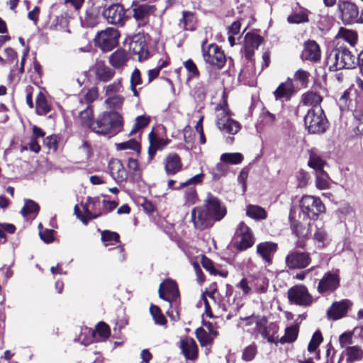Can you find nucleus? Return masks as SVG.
I'll return each mask as SVG.
<instances>
[{"mask_svg":"<svg viewBox=\"0 0 363 363\" xmlns=\"http://www.w3.org/2000/svg\"><path fill=\"white\" fill-rule=\"evenodd\" d=\"M326 65L330 71H336L342 69H352L356 67V57L345 45H337L328 50Z\"/></svg>","mask_w":363,"mask_h":363,"instance_id":"nucleus-1","label":"nucleus"},{"mask_svg":"<svg viewBox=\"0 0 363 363\" xmlns=\"http://www.w3.org/2000/svg\"><path fill=\"white\" fill-rule=\"evenodd\" d=\"M123 128V118L116 111L104 112L95 121L92 131L101 135H116Z\"/></svg>","mask_w":363,"mask_h":363,"instance_id":"nucleus-2","label":"nucleus"},{"mask_svg":"<svg viewBox=\"0 0 363 363\" xmlns=\"http://www.w3.org/2000/svg\"><path fill=\"white\" fill-rule=\"evenodd\" d=\"M216 123L218 129L229 134H235L240 128V123L230 118V112L228 107L227 101L223 94V100L216 105Z\"/></svg>","mask_w":363,"mask_h":363,"instance_id":"nucleus-3","label":"nucleus"},{"mask_svg":"<svg viewBox=\"0 0 363 363\" xmlns=\"http://www.w3.org/2000/svg\"><path fill=\"white\" fill-rule=\"evenodd\" d=\"M304 125L310 134H320L326 131L328 121L321 107L311 108L304 117Z\"/></svg>","mask_w":363,"mask_h":363,"instance_id":"nucleus-4","label":"nucleus"},{"mask_svg":"<svg viewBox=\"0 0 363 363\" xmlns=\"http://www.w3.org/2000/svg\"><path fill=\"white\" fill-rule=\"evenodd\" d=\"M110 328L104 322L99 323L95 330L85 328L82 330L81 334L78 338L74 339V342H79L85 346L94 342H101L106 340L110 335Z\"/></svg>","mask_w":363,"mask_h":363,"instance_id":"nucleus-5","label":"nucleus"},{"mask_svg":"<svg viewBox=\"0 0 363 363\" xmlns=\"http://www.w3.org/2000/svg\"><path fill=\"white\" fill-rule=\"evenodd\" d=\"M254 243L255 238L251 229L243 221L240 222L232 240L233 247L238 251H243Z\"/></svg>","mask_w":363,"mask_h":363,"instance_id":"nucleus-6","label":"nucleus"},{"mask_svg":"<svg viewBox=\"0 0 363 363\" xmlns=\"http://www.w3.org/2000/svg\"><path fill=\"white\" fill-rule=\"evenodd\" d=\"M301 212L304 218L316 220L319 214L325 211V206L319 198L313 196H304L299 204Z\"/></svg>","mask_w":363,"mask_h":363,"instance_id":"nucleus-7","label":"nucleus"},{"mask_svg":"<svg viewBox=\"0 0 363 363\" xmlns=\"http://www.w3.org/2000/svg\"><path fill=\"white\" fill-rule=\"evenodd\" d=\"M118 38V31L110 28L98 32L94 38V43L104 51H110L117 45Z\"/></svg>","mask_w":363,"mask_h":363,"instance_id":"nucleus-8","label":"nucleus"},{"mask_svg":"<svg viewBox=\"0 0 363 363\" xmlns=\"http://www.w3.org/2000/svg\"><path fill=\"white\" fill-rule=\"evenodd\" d=\"M203 207L214 221L222 220L226 215L227 210L221 201L211 193H208L203 201Z\"/></svg>","mask_w":363,"mask_h":363,"instance_id":"nucleus-9","label":"nucleus"},{"mask_svg":"<svg viewBox=\"0 0 363 363\" xmlns=\"http://www.w3.org/2000/svg\"><path fill=\"white\" fill-rule=\"evenodd\" d=\"M204 41L202 45L203 57L204 61L218 69H221L225 64L226 58L223 51L218 45L213 43L208 45V51L204 48Z\"/></svg>","mask_w":363,"mask_h":363,"instance_id":"nucleus-10","label":"nucleus"},{"mask_svg":"<svg viewBox=\"0 0 363 363\" xmlns=\"http://www.w3.org/2000/svg\"><path fill=\"white\" fill-rule=\"evenodd\" d=\"M84 17H80L81 24L84 28H93L100 21L103 4L99 0H90Z\"/></svg>","mask_w":363,"mask_h":363,"instance_id":"nucleus-11","label":"nucleus"},{"mask_svg":"<svg viewBox=\"0 0 363 363\" xmlns=\"http://www.w3.org/2000/svg\"><path fill=\"white\" fill-rule=\"evenodd\" d=\"M158 294L160 298L169 302L170 307L177 306V303H179V291L176 281L167 279L161 283Z\"/></svg>","mask_w":363,"mask_h":363,"instance_id":"nucleus-12","label":"nucleus"},{"mask_svg":"<svg viewBox=\"0 0 363 363\" xmlns=\"http://www.w3.org/2000/svg\"><path fill=\"white\" fill-rule=\"evenodd\" d=\"M102 16L111 24L123 26L125 19L128 18L126 11L120 4H112L107 8L104 9Z\"/></svg>","mask_w":363,"mask_h":363,"instance_id":"nucleus-13","label":"nucleus"},{"mask_svg":"<svg viewBox=\"0 0 363 363\" xmlns=\"http://www.w3.org/2000/svg\"><path fill=\"white\" fill-rule=\"evenodd\" d=\"M311 262L310 254L306 252L291 250L285 258V263L290 269H301L307 267Z\"/></svg>","mask_w":363,"mask_h":363,"instance_id":"nucleus-14","label":"nucleus"},{"mask_svg":"<svg viewBox=\"0 0 363 363\" xmlns=\"http://www.w3.org/2000/svg\"><path fill=\"white\" fill-rule=\"evenodd\" d=\"M289 218L292 233L298 238L296 242V246L303 249L306 246L305 240L310 233V223H308V226H306V224H303L295 218L294 213L292 211L290 212Z\"/></svg>","mask_w":363,"mask_h":363,"instance_id":"nucleus-15","label":"nucleus"},{"mask_svg":"<svg viewBox=\"0 0 363 363\" xmlns=\"http://www.w3.org/2000/svg\"><path fill=\"white\" fill-rule=\"evenodd\" d=\"M287 294L289 301L296 305L308 306L313 302L312 296L308 289L303 285H298L290 288Z\"/></svg>","mask_w":363,"mask_h":363,"instance_id":"nucleus-16","label":"nucleus"},{"mask_svg":"<svg viewBox=\"0 0 363 363\" xmlns=\"http://www.w3.org/2000/svg\"><path fill=\"white\" fill-rule=\"evenodd\" d=\"M340 282L338 269L328 272L320 279L317 290L320 294L333 292L340 286Z\"/></svg>","mask_w":363,"mask_h":363,"instance_id":"nucleus-17","label":"nucleus"},{"mask_svg":"<svg viewBox=\"0 0 363 363\" xmlns=\"http://www.w3.org/2000/svg\"><path fill=\"white\" fill-rule=\"evenodd\" d=\"M191 221L198 230H204L211 227L214 220L203 206H196L191 210Z\"/></svg>","mask_w":363,"mask_h":363,"instance_id":"nucleus-18","label":"nucleus"},{"mask_svg":"<svg viewBox=\"0 0 363 363\" xmlns=\"http://www.w3.org/2000/svg\"><path fill=\"white\" fill-rule=\"evenodd\" d=\"M278 330L279 327L276 323H270L267 324L265 318L256 321L255 332L261 335L269 343H277Z\"/></svg>","mask_w":363,"mask_h":363,"instance_id":"nucleus-19","label":"nucleus"},{"mask_svg":"<svg viewBox=\"0 0 363 363\" xmlns=\"http://www.w3.org/2000/svg\"><path fill=\"white\" fill-rule=\"evenodd\" d=\"M155 11L153 6L147 4H133L128 10L138 23V26H144L149 22V18Z\"/></svg>","mask_w":363,"mask_h":363,"instance_id":"nucleus-20","label":"nucleus"},{"mask_svg":"<svg viewBox=\"0 0 363 363\" xmlns=\"http://www.w3.org/2000/svg\"><path fill=\"white\" fill-rule=\"evenodd\" d=\"M72 116L77 118L82 127L88 128L92 130V127L95 123L93 106H89V105L81 106L78 104L77 108L72 111Z\"/></svg>","mask_w":363,"mask_h":363,"instance_id":"nucleus-21","label":"nucleus"},{"mask_svg":"<svg viewBox=\"0 0 363 363\" xmlns=\"http://www.w3.org/2000/svg\"><path fill=\"white\" fill-rule=\"evenodd\" d=\"M294 94L293 80L289 77L284 82H281L273 91L275 100L281 103L289 101Z\"/></svg>","mask_w":363,"mask_h":363,"instance_id":"nucleus-22","label":"nucleus"},{"mask_svg":"<svg viewBox=\"0 0 363 363\" xmlns=\"http://www.w3.org/2000/svg\"><path fill=\"white\" fill-rule=\"evenodd\" d=\"M338 9L341 13L342 20L345 23H350L358 16L357 6L350 1L339 0Z\"/></svg>","mask_w":363,"mask_h":363,"instance_id":"nucleus-23","label":"nucleus"},{"mask_svg":"<svg viewBox=\"0 0 363 363\" xmlns=\"http://www.w3.org/2000/svg\"><path fill=\"white\" fill-rule=\"evenodd\" d=\"M352 304V302L348 299H343L333 303L327 311L328 319L336 320L342 318L345 315Z\"/></svg>","mask_w":363,"mask_h":363,"instance_id":"nucleus-24","label":"nucleus"},{"mask_svg":"<svg viewBox=\"0 0 363 363\" xmlns=\"http://www.w3.org/2000/svg\"><path fill=\"white\" fill-rule=\"evenodd\" d=\"M320 56V46L315 40H308L304 43V50L301 55L303 60L318 62Z\"/></svg>","mask_w":363,"mask_h":363,"instance_id":"nucleus-25","label":"nucleus"},{"mask_svg":"<svg viewBox=\"0 0 363 363\" xmlns=\"http://www.w3.org/2000/svg\"><path fill=\"white\" fill-rule=\"evenodd\" d=\"M278 250V245L273 242H263L257 245V253L268 264L272 263V258Z\"/></svg>","mask_w":363,"mask_h":363,"instance_id":"nucleus-26","label":"nucleus"},{"mask_svg":"<svg viewBox=\"0 0 363 363\" xmlns=\"http://www.w3.org/2000/svg\"><path fill=\"white\" fill-rule=\"evenodd\" d=\"M108 167L111 177L117 183L129 181L128 173L121 160L118 159L111 160Z\"/></svg>","mask_w":363,"mask_h":363,"instance_id":"nucleus-27","label":"nucleus"},{"mask_svg":"<svg viewBox=\"0 0 363 363\" xmlns=\"http://www.w3.org/2000/svg\"><path fill=\"white\" fill-rule=\"evenodd\" d=\"M84 213L89 220L95 219L103 214L100 203V198L88 196L86 202L83 206Z\"/></svg>","mask_w":363,"mask_h":363,"instance_id":"nucleus-28","label":"nucleus"},{"mask_svg":"<svg viewBox=\"0 0 363 363\" xmlns=\"http://www.w3.org/2000/svg\"><path fill=\"white\" fill-rule=\"evenodd\" d=\"M94 70L96 80L98 82H108L111 81L115 75L114 69L106 66L102 62H96Z\"/></svg>","mask_w":363,"mask_h":363,"instance_id":"nucleus-29","label":"nucleus"},{"mask_svg":"<svg viewBox=\"0 0 363 363\" xmlns=\"http://www.w3.org/2000/svg\"><path fill=\"white\" fill-rule=\"evenodd\" d=\"M182 167L180 157L176 153H169L164 160V169L168 176L179 172Z\"/></svg>","mask_w":363,"mask_h":363,"instance_id":"nucleus-30","label":"nucleus"},{"mask_svg":"<svg viewBox=\"0 0 363 363\" xmlns=\"http://www.w3.org/2000/svg\"><path fill=\"white\" fill-rule=\"evenodd\" d=\"M180 348L186 359L194 360L198 356V347L196 341L192 338L180 340Z\"/></svg>","mask_w":363,"mask_h":363,"instance_id":"nucleus-31","label":"nucleus"},{"mask_svg":"<svg viewBox=\"0 0 363 363\" xmlns=\"http://www.w3.org/2000/svg\"><path fill=\"white\" fill-rule=\"evenodd\" d=\"M150 147L148 149V162L154 157L157 150H162L168 144V141L162 138L157 137L153 131L149 134Z\"/></svg>","mask_w":363,"mask_h":363,"instance_id":"nucleus-32","label":"nucleus"},{"mask_svg":"<svg viewBox=\"0 0 363 363\" xmlns=\"http://www.w3.org/2000/svg\"><path fill=\"white\" fill-rule=\"evenodd\" d=\"M130 49L135 55H138L140 60H145L148 57L147 44L143 39L133 40L130 44Z\"/></svg>","mask_w":363,"mask_h":363,"instance_id":"nucleus-33","label":"nucleus"},{"mask_svg":"<svg viewBox=\"0 0 363 363\" xmlns=\"http://www.w3.org/2000/svg\"><path fill=\"white\" fill-rule=\"evenodd\" d=\"M128 60L125 50L119 49L112 53L109 57L110 64L115 68H121L125 65Z\"/></svg>","mask_w":363,"mask_h":363,"instance_id":"nucleus-34","label":"nucleus"},{"mask_svg":"<svg viewBox=\"0 0 363 363\" xmlns=\"http://www.w3.org/2000/svg\"><path fill=\"white\" fill-rule=\"evenodd\" d=\"M127 165L130 171L128 174L129 181L133 183L140 182L142 179V174L137 160L129 158Z\"/></svg>","mask_w":363,"mask_h":363,"instance_id":"nucleus-35","label":"nucleus"},{"mask_svg":"<svg viewBox=\"0 0 363 363\" xmlns=\"http://www.w3.org/2000/svg\"><path fill=\"white\" fill-rule=\"evenodd\" d=\"M326 162L314 150H311L309 151V159L308 165L313 169L316 172L323 170V167L325 165Z\"/></svg>","mask_w":363,"mask_h":363,"instance_id":"nucleus-36","label":"nucleus"},{"mask_svg":"<svg viewBox=\"0 0 363 363\" xmlns=\"http://www.w3.org/2000/svg\"><path fill=\"white\" fill-rule=\"evenodd\" d=\"M179 25L184 30H194L196 29L194 13L191 11H184L182 12V18L179 21Z\"/></svg>","mask_w":363,"mask_h":363,"instance_id":"nucleus-37","label":"nucleus"},{"mask_svg":"<svg viewBox=\"0 0 363 363\" xmlns=\"http://www.w3.org/2000/svg\"><path fill=\"white\" fill-rule=\"evenodd\" d=\"M348 97H352L350 103V111L353 112V114L362 111L363 109V94L359 93L356 89L353 88V91Z\"/></svg>","mask_w":363,"mask_h":363,"instance_id":"nucleus-38","label":"nucleus"},{"mask_svg":"<svg viewBox=\"0 0 363 363\" xmlns=\"http://www.w3.org/2000/svg\"><path fill=\"white\" fill-rule=\"evenodd\" d=\"M322 100V97L313 91H308L302 96V103L306 106H311V108L321 107Z\"/></svg>","mask_w":363,"mask_h":363,"instance_id":"nucleus-39","label":"nucleus"},{"mask_svg":"<svg viewBox=\"0 0 363 363\" xmlns=\"http://www.w3.org/2000/svg\"><path fill=\"white\" fill-rule=\"evenodd\" d=\"M336 38H342L350 45L354 46L357 41V34L355 31L341 27L339 29Z\"/></svg>","mask_w":363,"mask_h":363,"instance_id":"nucleus-40","label":"nucleus"},{"mask_svg":"<svg viewBox=\"0 0 363 363\" xmlns=\"http://www.w3.org/2000/svg\"><path fill=\"white\" fill-rule=\"evenodd\" d=\"M40 211V206L35 201L26 199H24V206L21 211V215L26 218L30 214H33L35 217Z\"/></svg>","mask_w":363,"mask_h":363,"instance_id":"nucleus-41","label":"nucleus"},{"mask_svg":"<svg viewBox=\"0 0 363 363\" xmlns=\"http://www.w3.org/2000/svg\"><path fill=\"white\" fill-rule=\"evenodd\" d=\"M246 214L247 216L255 220H262L267 218V212L265 210L256 205H248L247 206Z\"/></svg>","mask_w":363,"mask_h":363,"instance_id":"nucleus-42","label":"nucleus"},{"mask_svg":"<svg viewBox=\"0 0 363 363\" xmlns=\"http://www.w3.org/2000/svg\"><path fill=\"white\" fill-rule=\"evenodd\" d=\"M35 104L37 114L44 116L50 112V107L48 104L45 96L42 92H39L38 94Z\"/></svg>","mask_w":363,"mask_h":363,"instance_id":"nucleus-43","label":"nucleus"},{"mask_svg":"<svg viewBox=\"0 0 363 363\" xmlns=\"http://www.w3.org/2000/svg\"><path fill=\"white\" fill-rule=\"evenodd\" d=\"M347 363H353L354 362L361 360L363 357V351L358 346L347 347L346 348Z\"/></svg>","mask_w":363,"mask_h":363,"instance_id":"nucleus-44","label":"nucleus"},{"mask_svg":"<svg viewBox=\"0 0 363 363\" xmlns=\"http://www.w3.org/2000/svg\"><path fill=\"white\" fill-rule=\"evenodd\" d=\"M262 41L263 38L258 34L247 33L245 36V47L257 50Z\"/></svg>","mask_w":363,"mask_h":363,"instance_id":"nucleus-45","label":"nucleus"},{"mask_svg":"<svg viewBox=\"0 0 363 363\" xmlns=\"http://www.w3.org/2000/svg\"><path fill=\"white\" fill-rule=\"evenodd\" d=\"M353 91V88L346 89L337 101V105L342 112L350 111V103L352 97H348Z\"/></svg>","mask_w":363,"mask_h":363,"instance_id":"nucleus-46","label":"nucleus"},{"mask_svg":"<svg viewBox=\"0 0 363 363\" xmlns=\"http://www.w3.org/2000/svg\"><path fill=\"white\" fill-rule=\"evenodd\" d=\"M196 336L199 343L203 347L211 345L215 337L208 334L203 328H199L196 330Z\"/></svg>","mask_w":363,"mask_h":363,"instance_id":"nucleus-47","label":"nucleus"},{"mask_svg":"<svg viewBox=\"0 0 363 363\" xmlns=\"http://www.w3.org/2000/svg\"><path fill=\"white\" fill-rule=\"evenodd\" d=\"M287 21L296 24L308 22V11L302 9L300 11L291 14L288 16Z\"/></svg>","mask_w":363,"mask_h":363,"instance_id":"nucleus-48","label":"nucleus"},{"mask_svg":"<svg viewBox=\"0 0 363 363\" xmlns=\"http://www.w3.org/2000/svg\"><path fill=\"white\" fill-rule=\"evenodd\" d=\"M98 96V89L96 87H93L88 90V91L84 95V97L83 99H79L78 104L81 106H84L86 105H89V106H92V102L97 99Z\"/></svg>","mask_w":363,"mask_h":363,"instance_id":"nucleus-49","label":"nucleus"},{"mask_svg":"<svg viewBox=\"0 0 363 363\" xmlns=\"http://www.w3.org/2000/svg\"><path fill=\"white\" fill-rule=\"evenodd\" d=\"M298 328L296 326L288 327L285 330V335L281 337L279 342L281 344L294 342L298 337Z\"/></svg>","mask_w":363,"mask_h":363,"instance_id":"nucleus-50","label":"nucleus"},{"mask_svg":"<svg viewBox=\"0 0 363 363\" xmlns=\"http://www.w3.org/2000/svg\"><path fill=\"white\" fill-rule=\"evenodd\" d=\"M184 67L189 72V75L186 79V82H189L194 78H199L200 76L199 70L197 68L196 65L191 59H189L183 62Z\"/></svg>","mask_w":363,"mask_h":363,"instance_id":"nucleus-51","label":"nucleus"},{"mask_svg":"<svg viewBox=\"0 0 363 363\" xmlns=\"http://www.w3.org/2000/svg\"><path fill=\"white\" fill-rule=\"evenodd\" d=\"M150 312L155 320V324L160 325H166L167 319L164 317V315L162 313V311L158 306L154 304H151L150 308Z\"/></svg>","mask_w":363,"mask_h":363,"instance_id":"nucleus-52","label":"nucleus"},{"mask_svg":"<svg viewBox=\"0 0 363 363\" xmlns=\"http://www.w3.org/2000/svg\"><path fill=\"white\" fill-rule=\"evenodd\" d=\"M220 160L223 162L238 164L242 162L243 160V156L241 153H223L220 156Z\"/></svg>","mask_w":363,"mask_h":363,"instance_id":"nucleus-53","label":"nucleus"},{"mask_svg":"<svg viewBox=\"0 0 363 363\" xmlns=\"http://www.w3.org/2000/svg\"><path fill=\"white\" fill-rule=\"evenodd\" d=\"M119 239L120 236L116 232L104 230L101 233V240L106 243V245H108L109 242L111 245L119 243Z\"/></svg>","mask_w":363,"mask_h":363,"instance_id":"nucleus-54","label":"nucleus"},{"mask_svg":"<svg viewBox=\"0 0 363 363\" xmlns=\"http://www.w3.org/2000/svg\"><path fill=\"white\" fill-rule=\"evenodd\" d=\"M315 184L316 186L319 189H325L328 188L329 177L324 170L320 171V172H316Z\"/></svg>","mask_w":363,"mask_h":363,"instance_id":"nucleus-55","label":"nucleus"},{"mask_svg":"<svg viewBox=\"0 0 363 363\" xmlns=\"http://www.w3.org/2000/svg\"><path fill=\"white\" fill-rule=\"evenodd\" d=\"M124 101V97L121 95L115 94L113 96H109L105 100L106 104L110 108L118 109L120 108Z\"/></svg>","mask_w":363,"mask_h":363,"instance_id":"nucleus-56","label":"nucleus"},{"mask_svg":"<svg viewBox=\"0 0 363 363\" xmlns=\"http://www.w3.org/2000/svg\"><path fill=\"white\" fill-rule=\"evenodd\" d=\"M185 205L191 206L195 204L199 197L194 187H190L187 189L184 192Z\"/></svg>","mask_w":363,"mask_h":363,"instance_id":"nucleus-57","label":"nucleus"},{"mask_svg":"<svg viewBox=\"0 0 363 363\" xmlns=\"http://www.w3.org/2000/svg\"><path fill=\"white\" fill-rule=\"evenodd\" d=\"M257 353V348L255 344H252L246 347L242 354V359L245 362L252 361Z\"/></svg>","mask_w":363,"mask_h":363,"instance_id":"nucleus-58","label":"nucleus"},{"mask_svg":"<svg viewBox=\"0 0 363 363\" xmlns=\"http://www.w3.org/2000/svg\"><path fill=\"white\" fill-rule=\"evenodd\" d=\"M106 95H111L113 94H117L123 91V86L121 84V79H118L114 81L112 84H110L104 86Z\"/></svg>","mask_w":363,"mask_h":363,"instance_id":"nucleus-59","label":"nucleus"},{"mask_svg":"<svg viewBox=\"0 0 363 363\" xmlns=\"http://www.w3.org/2000/svg\"><path fill=\"white\" fill-rule=\"evenodd\" d=\"M323 341V336L319 330L315 331L308 345V350L310 352H314Z\"/></svg>","mask_w":363,"mask_h":363,"instance_id":"nucleus-60","label":"nucleus"},{"mask_svg":"<svg viewBox=\"0 0 363 363\" xmlns=\"http://www.w3.org/2000/svg\"><path fill=\"white\" fill-rule=\"evenodd\" d=\"M150 121V118L148 117H146L145 116H138L135 118L134 127L131 130L130 135H133L140 128L147 126L149 124Z\"/></svg>","mask_w":363,"mask_h":363,"instance_id":"nucleus-61","label":"nucleus"},{"mask_svg":"<svg viewBox=\"0 0 363 363\" xmlns=\"http://www.w3.org/2000/svg\"><path fill=\"white\" fill-rule=\"evenodd\" d=\"M308 72L300 69L295 72L294 78L298 81L302 86L306 87L308 83Z\"/></svg>","mask_w":363,"mask_h":363,"instance_id":"nucleus-62","label":"nucleus"},{"mask_svg":"<svg viewBox=\"0 0 363 363\" xmlns=\"http://www.w3.org/2000/svg\"><path fill=\"white\" fill-rule=\"evenodd\" d=\"M117 149L121 150L130 149L135 151H139L140 144L135 140L132 139L127 142L117 144Z\"/></svg>","mask_w":363,"mask_h":363,"instance_id":"nucleus-63","label":"nucleus"},{"mask_svg":"<svg viewBox=\"0 0 363 363\" xmlns=\"http://www.w3.org/2000/svg\"><path fill=\"white\" fill-rule=\"evenodd\" d=\"M355 120V125L357 131L363 133V109L353 114Z\"/></svg>","mask_w":363,"mask_h":363,"instance_id":"nucleus-64","label":"nucleus"}]
</instances>
